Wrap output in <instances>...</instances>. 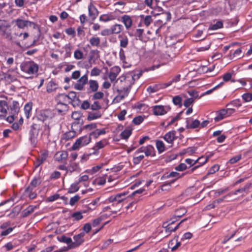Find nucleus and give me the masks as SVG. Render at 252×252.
<instances>
[{"instance_id": "1", "label": "nucleus", "mask_w": 252, "mask_h": 252, "mask_svg": "<svg viewBox=\"0 0 252 252\" xmlns=\"http://www.w3.org/2000/svg\"><path fill=\"white\" fill-rule=\"evenodd\" d=\"M118 80H120L121 85V88L118 91L120 92L121 99H122L128 95L132 86L134 84L133 80L132 75L127 73L120 76L116 82Z\"/></svg>"}, {"instance_id": "2", "label": "nucleus", "mask_w": 252, "mask_h": 252, "mask_svg": "<svg viewBox=\"0 0 252 252\" xmlns=\"http://www.w3.org/2000/svg\"><path fill=\"white\" fill-rule=\"evenodd\" d=\"M22 71L29 75L27 78H31L32 75L36 73L38 70V65L33 61L23 62L20 65Z\"/></svg>"}, {"instance_id": "3", "label": "nucleus", "mask_w": 252, "mask_h": 252, "mask_svg": "<svg viewBox=\"0 0 252 252\" xmlns=\"http://www.w3.org/2000/svg\"><path fill=\"white\" fill-rule=\"evenodd\" d=\"M39 129V126L38 125L33 124L29 132V139L31 142V145L33 147L36 146L37 142V136L38 135Z\"/></svg>"}, {"instance_id": "4", "label": "nucleus", "mask_w": 252, "mask_h": 252, "mask_svg": "<svg viewBox=\"0 0 252 252\" xmlns=\"http://www.w3.org/2000/svg\"><path fill=\"white\" fill-rule=\"evenodd\" d=\"M91 141V137L89 135H85L78 138L71 147L72 150H79L81 147L89 144Z\"/></svg>"}, {"instance_id": "5", "label": "nucleus", "mask_w": 252, "mask_h": 252, "mask_svg": "<svg viewBox=\"0 0 252 252\" xmlns=\"http://www.w3.org/2000/svg\"><path fill=\"white\" fill-rule=\"evenodd\" d=\"M54 116V113L49 109L40 111L37 115L38 120L44 122L49 119H51Z\"/></svg>"}, {"instance_id": "6", "label": "nucleus", "mask_w": 252, "mask_h": 252, "mask_svg": "<svg viewBox=\"0 0 252 252\" xmlns=\"http://www.w3.org/2000/svg\"><path fill=\"white\" fill-rule=\"evenodd\" d=\"M152 108L154 114L156 116L163 115L171 109L170 107L168 105H156Z\"/></svg>"}, {"instance_id": "7", "label": "nucleus", "mask_w": 252, "mask_h": 252, "mask_svg": "<svg viewBox=\"0 0 252 252\" xmlns=\"http://www.w3.org/2000/svg\"><path fill=\"white\" fill-rule=\"evenodd\" d=\"M85 232H82L80 233L75 235L73 236L74 242L71 243V245H69V249H74L81 245L84 242Z\"/></svg>"}, {"instance_id": "8", "label": "nucleus", "mask_w": 252, "mask_h": 252, "mask_svg": "<svg viewBox=\"0 0 252 252\" xmlns=\"http://www.w3.org/2000/svg\"><path fill=\"white\" fill-rule=\"evenodd\" d=\"M89 82L88 77L87 74L79 78L76 83L74 84V88L78 91H82L84 89V86Z\"/></svg>"}, {"instance_id": "9", "label": "nucleus", "mask_w": 252, "mask_h": 252, "mask_svg": "<svg viewBox=\"0 0 252 252\" xmlns=\"http://www.w3.org/2000/svg\"><path fill=\"white\" fill-rule=\"evenodd\" d=\"M108 144V140L106 139H103L96 142L93 148L94 151L92 153H90L87 156H91L92 155H98L99 154V150L104 148L106 145Z\"/></svg>"}, {"instance_id": "10", "label": "nucleus", "mask_w": 252, "mask_h": 252, "mask_svg": "<svg viewBox=\"0 0 252 252\" xmlns=\"http://www.w3.org/2000/svg\"><path fill=\"white\" fill-rule=\"evenodd\" d=\"M99 87L98 83L96 80L91 79L89 80L87 87V93L90 94L97 91Z\"/></svg>"}, {"instance_id": "11", "label": "nucleus", "mask_w": 252, "mask_h": 252, "mask_svg": "<svg viewBox=\"0 0 252 252\" xmlns=\"http://www.w3.org/2000/svg\"><path fill=\"white\" fill-rule=\"evenodd\" d=\"M176 133V131L171 130L166 133L163 137L164 140L170 144L169 147H172L174 141L177 138L175 135Z\"/></svg>"}, {"instance_id": "12", "label": "nucleus", "mask_w": 252, "mask_h": 252, "mask_svg": "<svg viewBox=\"0 0 252 252\" xmlns=\"http://www.w3.org/2000/svg\"><path fill=\"white\" fill-rule=\"evenodd\" d=\"M15 22L16 26L20 29H24L25 27L29 26H33L34 28H35V27L37 26V25L33 22L20 19H17Z\"/></svg>"}, {"instance_id": "13", "label": "nucleus", "mask_w": 252, "mask_h": 252, "mask_svg": "<svg viewBox=\"0 0 252 252\" xmlns=\"http://www.w3.org/2000/svg\"><path fill=\"white\" fill-rule=\"evenodd\" d=\"M29 186L27 187L24 192L23 195L28 197L30 199H33L37 196V193L36 190Z\"/></svg>"}, {"instance_id": "14", "label": "nucleus", "mask_w": 252, "mask_h": 252, "mask_svg": "<svg viewBox=\"0 0 252 252\" xmlns=\"http://www.w3.org/2000/svg\"><path fill=\"white\" fill-rule=\"evenodd\" d=\"M88 11L90 19L92 21L95 20L98 15V11L92 3H90L88 5Z\"/></svg>"}, {"instance_id": "15", "label": "nucleus", "mask_w": 252, "mask_h": 252, "mask_svg": "<svg viewBox=\"0 0 252 252\" xmlns=\"http://www.w3.org/2000/svg\"><path fill=\"white\" fill-rule=\"evenodd\" d=\"M252 184L251 183L246 184L243 188L239 189L234 191H232L227 194V195H231L232 194L237 195L238 193L245 192L246 194L249 192V190L252 187Z\"/></svg>"}, {"instance_id": "16", "label": "nucleus", "mask_w": 252, "mask_h": 252, "mask_svg": "<svg viewBox=\"0 0 252 252\" xmlns=\"http://www.w3.org/2000/svg\"><path fill=\"white\" fill-rule=\"evenodd\" d=\"M99 58V51L97 49L92 50L90 51V55L89 58V63L92 64H94L95 62Z\"/></svg>"}, {"instance_id": "17", "label": "nucleus", "mask_w": 252, "mask_h": 252, "mask_svg": "<svg viewBox=\"0 0 252 252\" xmlns=\"http://www.w3.org/2000/svg\"><path fill=\"white\" fill-rule=\"evenodd\" d=\"M56 110L60 114H64L68 110V105L66 103L63 102H58Z\"/></svg>"}, {"instance_id": "18", "label": "nucleus", "mask_w": 252, "mask_h": 252, "mask_svg": "<svg viewBox=\"0 0 252 252\" xmlns=\"http://www.w3.org/2000/svg\"><path fill=\"white\" fill-rule=\"evenodd\" d=\"M68 157V153L65 151L58 152L55 156L56 160L61 162L63 160L65 159Z\"/></svg>"}, {"instance_id": "19", "label": "nucleus", "mask_w": 252, "mask_h": 252, "mask_svg": "<svg viewBox=\"0 0 252 252\" xmlns=\"http://www.w3.org/2000/svg\"><path fill=\"white\" fill-rule=\"evenodd\" d=\"M68 101L73 102V105H78V102L80 101L78 98L76 97V94L74 92H70L67 94Z\"/></svg>"}, {"instance_id": "20", "label": "nucleus", "mask_w": 252, "mask_h": 252, "mask_svg": "<svg viewBox=\"0 0 252 252\" xmlns=\"http://www.w3.org/2000/svg\"><path fill=\"white\" fill-rule=\"evenodd\" d=\"M144 153L145 156L147 157H154L156 156V151L155 148L152 145H151L145 146Z\"/></svg>"}, {"instance_id": "21", "label": "nucleus", "mask_w": 252, "mask_h": 252, "mask_svg": "<svg viewBox=\"0 0 252 252\" xmlns=\"http://www.w3.org/2000/svg\"><path fill=\"white\" fill-rule=\"evenodd\" d=\"M36 208V206L30 205L22 211V216L23 217H27L29 216L32 212H33L35 209Z\"/></svg>"}, {"instance_id": "22", "label": "nucleus", "mask_w": 252, "mask_h": 252, "mask_svg": "<svg viewBox=\"0 0 252 252\" xmlns=\"http://www.w3.org/2000/svg\"><path fill=\"white\" fill-rule=\"evenodd\" d=\"M216 117L215 118V121L216 122H219L226 117V113L225 109H222L220 111L217 112Z\"/></svg>"}, {"instance_id": "23", "label": "nucleus", "mask_w": 252, "mask_h": 252, "mask_svg": "<svg viewBox=\"0 0 252 252\" xmlns=\"http://www.w3.org/2000/svg\"><path fill=\"white\" fill-rule=\"evenodd\" d=\"M58 87V85L55 83L54 81L51 80L49 81L47 85L46 89L47 92L48 93H51L55 91Z\"/></svg>"}, {"instance_id": "24", "label": "nucleus", "mask_w": 252, "mask_h": 252, "mask_svg": "<svg viewBox=\"0 0 252 252\" xmlns=\"http://www.w3.org/2000/svg\"><path fill=\"white\" fill-rule=\"evenodd\" d=\"M122 22L125 24L126 28L128 29H129L132 25V20L130 16L125 15L123 16L122 18Z\"/></svg>"}, {"instance_id": "25", "label": "nucleus", "mask_w": 252, "mask_h": 252, "mask_svg": "<svg viewBox=\"0 0 252 252\" xmlns=\"http://www.w3.org/2000/svg\"><path fill=\"white\" fill-rule=\"evenodd\" d=\"M211 155L208 156L206 158H204L203 157H200V158H198L197 160H196V162H198V163L200 164V165L195 166L193 167V168H192V169H191V172H193L195 169H197L199 166L202 165L204 163H205L208 160L209 158L210 157H211Z\"/></svg>"}, {"instance_id": "26", "label": "nucleus", "mask_w": 252, "mask_h": 252, "mask_svg": "<svg viewBox=\"0 0 252 252\" xmlns=\"http://www.w3.org/2000/svg\"><path fill=\"white\" fill-rule=\"evenodd\" d=\"M110 28L112 34H118L123 30V26L122 25L116 24L112 26Z\"/></svg>"}, {"instance_id": "27", "label": "nucleus", "mask_w": 252, "mask_h": 252, "mask_svg": "<svg viewBox=\"0 0 252 252\" xmlns=\"http://www.w3.org/2000/svg\"><path fill=\"white\" fill-rule=\"evenodd\" d=\"M9 27V25H6L5 23H4V28L2 30H0V32H2V36L8 40L11 39V33L9 31L7 30L6 28Z\"/></svg>"}, {"instance_id": "28", "label": "nucleus", "mask_w": 252, "mask_h": 252, "mask_svg": "<svg viewBox=\"0 0 252 252\" xmlns=\"http://www.w3.org/2000/svg\"><path fill=\"white\" fill-rule=\"evenodd\" d=\"M101 117V114L99 111L96 112H89L87 117V119L89 121H92L98 119Z\"/></svg>"}, {"instance_id": "29", "label": "nucleus", "mask_w": 252, "mask_h": 252, "mask_svg": "<svg viewBox=\"0 0 252 252\" xmlns=\"http://www.w3.org/2000/svg\"><path fill=\"white\" fill-rule=\"evenodd\" d=\"M126 194H127V193L126 192H123V193H118L116 194V195H120V196H119L117 199V202H116L117 205H118L119 206V210L121 209V208L122 207V206H123L122 201L125 199V196Z\"/></svg>"}, {"instance_id": "30", "label": "nucleus", "mask_w": 252, "mask_h": 252, "mask_svg": "<svg viewBox=\"0 0 252 252\" xmlns=\"http://www.w3.org/2000/svg\"><path fill=\"white\" fill-rule=\"evenodd\" d=\"M41 182L42 181L40 177H34L32 180L29 186L30 187H32V188L34 189L36 187L40 185L41 183Z\"/></svg>"}, {"instance_id": "31", "label": "nucleus", "mask_w": 252, "mask_h": 252, "mask_svg": "<svg viewBox=\"0 0 252 252\" xmlns=\"http://www.w3.org/2000/svg\"><path fill=\"white\" fill-rule=\"evenodd\" d=\"M156 147L159 154L163 153L165 150V145L161 140H157Z\"/></svg>"}, {"instance_id": "32", "label": "nucleus", "mask_w": 252, "mask_h": 252, "mask_svg": "<svg viewBox=\"0 0 252 252\" xmlns=\"http://www.w3.org/2000/svg\"><path fill=\"white\" fill-rule=\"evenodd\" d=\"M8 109L7 102L5 100H0V112L2 113L6 114Z\"/></svg>"}, {"instance_id": "33", "label": "nucleus", "mask_w": 252, "mask_h": 252, "mask_svg": "<svg viewBox=\"0 0 252 252\" xmlns=\"http://www.w3.org/2000/svg\"><path fill=\"white\" fill-rule=\"evenodd\" d=\"M89 42L91 46L94 47H99L100 43V39L98 37H92L89 40Z\"/></svg>"}, {"instance_id": "34", "label": "nucleus", "mask_w": 252, "mask_h": 252, "mask_svg": "<svg viewBox=\"0 0 252 252\" xmlns=\"http://www.w3.org/2000/svg\"><path fill=\"white\" fill-rule=\"evenodd\" d=\"M106 133V131L104 129H96L95 130L91 132L89 136H93L94 138H97L99 135L104 134Z\"/></svg>"}, {"instance_id": "35", "label": "nucleus", "mask_w": 252, "mask_h": 252, "mask_svg": "<svg viewBox=\"0 0 252 252\" xmlns=\"http://www.w3.org/2000/svg\"><path fill=\"white\" fill-rule=\"evenodd\" d=\"M32 109V103H27L24 107L25 114L27 119L30 117V113Z\"/></svg>"}, {"instance_id": "36", "label": "nucleus", "mask_w": 252, "mask_h": 252, "mask_svg": "<svg viewBox=\"0 0 252 252\" xmlns=\"http://www.w3.org/2000/svg\"><path fill=\"white\" fill-rule=\"evenodd\" d=\"M76 132L74 131H69L65 133L63 137V139L65 140H68L74 137Z\"/></svg>"}, {"instance_id": "37", "label": "nucleus", "mask_w": 252, "mask_h": 252, "mask_svg": "<svg viewBox=\"0 0 252 252\" xmlns=\"http://www.w3.org/2000/svg\"><path fill=\"white\" fill-rule=\"evenodd\" d=\"M187 211L185 210V208H180L178 210H177L175 213V216L174 217H173L172 218H174V220H177L176 219V218H181L182 216H183L184 215H185Z\"/></svg>"}, {"instance_id": "38", "label": "nucleus", "mask_w": 252, "mask_h": 252, "mask_svg": "<svg viewBox=\"0 0 252 252\" xmlns=\"http://www.w3.org/2000/svg\"><path fill=\"white\" fill-rule=\"evenodd\" d=\"M223 23L221 21H218L215 24L211 25L209 28V30H217L222 28Z\"/></svg>"}, {"instance_id": "39", "label": "nucleus", "mask_w": 252, "mask_h": 252, "mask_svg": "<svg viewBox=\"0 0 252 252\" xmlns=\"http://www.w3.org/2000/svg\"><path fill=\"white\" fill-rule=\"evenodd\" d=\"M186 220H187V218L183 220L182 221H181L178 225H177L174 228H173L172 227L168 226V228L165 229V232L166 233L170 234L172 232L175 231L179 227V225L183 222L185 221Z\"/></svg>"}, {"instance_id": "40", "label": "nucleus", "mask_w": 252, "mask_h": 252, "mask_svg": "<svg viewBox=\"0 0 252 252\" xmlns=\"http://www.w3.org/2000/svg\"><path fill=\"white\" fill-rule=\"evenodd\" d=\"M131 134V129L129 128H126L125 129L123 132H122L121 133V136L122 138L126 139L130 136Z\"/></svg>"}, {"instance_id": "41", "label": "nucleus", "mask_w": 252, "mask_h": 252, "mask_svg": "<svg viewBox=\"0 0 252 252\" xmlns=\"http://www.w3.org/2000/svg\"><path fill=\"white\" fill-rule=\"evenodd\" d=\"M182 98L180 95L174 96L172 99V102L175 105H178L179 107L182 106Z\"/></svg>"}, {"instance_id": "42", "label": "nucleus", "mask_w": 252, "mask_h": 252, "mask_svg": "<svg viewBox=\"0 0 252 252\" xmlns=\"http://www.w3.org/2000/svg\"><path fill=\"white\" fill-rule=\"evenodd\" d=\"M78 183H76L72 184L68 190V192L69 193H73L77 191L79 189V187L78 186Z\"/></svg>"}, {"instance_id": "43", "label": "nucleus", "mask_w": 252, "mask_h": 252, "mask_svg": "<svg viewBox=\"0 0 252 252\" xmlns=\"http://www.w3.org/2000/svg\"><path fill=\"white\" fill-rule=\"evenodd\" d=\"M180 177L179 176V174L178 172H172L168 175L166 176H163L161 179L162 180L163 179H167L169 178H176V179H178Z\"/></svg>"}, {"instance_id": "44", "label": "nucleus", "mask_w": 252, "mask_h": 252, "mask_svg": "<svg viewBox=\"0 0 252 252\" xmlns=\"http://www.w3.org/2000/svg\"><path fill=\"white\" fill-rule=\"evenodd\" d=\"M112 19H113V16L107 14H103L99 17V20L105 22L111 21Z\"/></svg>"}, {"instance_id": "45", "label": "nucleus", "mask_w": 252, "mask_h": 252, "mask_svg": "<svg viewBox=\"0 0 252 252\" xmlns=\"http://www.w3.org/2000/svg\"><path fill=\"white\" fill-rule=\"evenodd\" d=\"M83 53L81 50L79 49L75 50L74 52V57L75 59L81 60L83 59Z\"/></svg>"}, {"instance_id": "46", "label": "nucleus", "mask_w": 252, "mask_h": 252, "mask_svg": "<svg viewBox=\"0 0 252 252\" xmlns=\"http://www.w3.org/2000/svg\"><path fill=\"white\" fill-rule=\"evenodd\" d=\"M104 96V94L101 92H96L92 96L93 100L100 99Z\"/></svg>"}, {"instance_id": "47", "label": "nucleus", "mask_w": 252, "mask_h": 252, "mask_svg": "<svg viewBox=\"0 0 252 252\" xmlns=\"http://www.w3.org/2000/svg\"><path fill=\"white\" fill-rule=\"evenodd\" d=\"M152 16L150 15L146 16L142 20V22L146 27H148L152 22Z\"/></svg>"}, {"instance_id": "48", "label": "nucleus", "mask_w": 252, "mask_h": 252, "mask_svg": "<svg viewBox=\"0 0 252 252\" xmlns=\"http://www.w3.org/2000/svg\"><path fill=\"white\" fill-rule=\"evenodd\" d=\"M58 100V102H63L65 103L67 102H69V101H68V98L67 97V94H62L59 95Z\"/></svg>"}, {"instance_id": "49", "label": "nucleus", "mask_w": 252, "mask_h": 252, "mask_svg": "<svg viewBox=\"0 0 252 252\" xmlns=\"http://www.w3.org/2000/svg\"><path fill=\"white\" fill-rule=\"evenodd\" d=\"M91 109L93 111H97L101 108V106L97 101H95L91 106Z\"/></svg>"}, {"instance_id": "50", "label": "nucleus", "mask_w": 252, "mask_h": 252, "mask_svg": "<svg viewBox=\"0 0 252 252\" xmlns=\"http://www.w3.org/2000/svg\"><path fill=\"white\" fill-rule=\"evenodd\" d=\"M128 40L126 36L122 37L120 40V46L122 48H126L128 45Z\"/></svg>"}, {"instance_id": "51", "label": "nucleus", "mask_w": 252, "mask_h": 252, "mask_svg": "<svg viewBox=\"0 0 252 252\" xmlns=\"http://www.w3.org/2000/svg\"><path fill=\"white\" fill-rule=\"evenodd\" d=\"M242 53L241 48H238L233 53H231L230 55V58L232 59L233 58H239L240 57Z\"/></svg>"}, {"instance_id": "52", "label": "nucleus", "mask_w": 252, "mask_h": 252, "mask_svg": "<svg viewBox=\"0 0 252 252\" xmlns=\"http://www.w3.org/2000/svg\"><path fill=\"white\" fill-rule=\"evenodd\" d=\"M220 166L218 164H215L212 166L208 170L207 175L212 174L219 171Z\"/></svg>"}, {"instance_id": "53", "label": "nucleus", "mask_w": 252, "mask_h": 252, "mask_svg": "<svg viewBox=\"0 0 252 252\" xmlns=\"http://www.w3.org/2000/svg\"><path fill=\"white\" fill-rule=\"evenodd\" d=\"M71 217L74 218V220H79L83 218V216L80 212H76L71 215Z\"/></svg>"}, {"instance_id": "54", "label": "nucleus", "mask_w": 252, "mask_h": 252, "mask_svg": "<svg viewBox=\"0 0 252 252\" xmlns=\"http://www.w3.org/2000/svg\"><path fill=\"white\" fill-rule=\"evenodd\" d=\"M19 109V107L18 102L16 101H13L12 105L11 106V110L13 111L14 113H17Z\"/></svg>"}, {"instance_id": "55", "label": "nucleus", "mask_w": 252, "mask_h": 252, "mask_svg": "<svg viewBox=\"0 0 252 252\" xmlns=\"http://www.w3.org/2000/svg\"><path fill=\"white\" fill-rule=\"evenodd\" d=\"M60 241L63 243H65L69 245H71L72 243V239L70 237H67L65 236H63L61 238Z\"/></svg>"}, {"instance_id": "56", "label": "nucleus", "mask_w": 252, "mask_h": 252, "mask_svg": "<svg viewBox=\"0 0 252 252\" xmlns=\"http://www.w3.org/2000/svg\"><path fill=\"white\" fill-rule=\"evenodd\" d=\"M161 89L160 88V85H157L155 86L152 87L149 86L148 87L147 91L150 93H155L157 92L158 89Z\"/></svg>"}, {"instance_id": "57", "label": "nucleus", "mask_w": 252, "mask_h": 252, "mask_svg": "<svg viewBox=\"0 0 252 252\" xmlns=\"http://www.w3.org/2000/svg\"><path fill=\"white\" fill-rule=\"evenodd\" d=\"M48 155V152L45 151L39 156L38 159H39V160H40V161L43 163L46 160Z\"/></svg>"}, {"instance_id": "58", "label": "nucleus", "mask_w": 252, "mask_h": 252, "mask_svg": "<svg viewBox=\"0 0 252 252\" xmlns=\"http://www.w3.org/2000/svg\"><path fill=\"white\" fill-rule=\"evenodd\" d=\"M80 197L79 195H75L74 196L71 197L69 201V204L71 206H73L80 199Z\"/></svg>"}, {"instance_id": "59", "label": "nucleus", "mask_w": 252, "mask_h": 252, "mask_svg": "<svg viewBox=\"0 0 252 252\" xmlns=\"http://www.w3.org/2000/svg\"><path fill=\"white\" fill-rule=\"evenodd\" d=\"M136 201H133L130 202L126 207V208L127 210L130 209V212H132L136 208Z\"/></svg>"}, {"instance_id": "60", "label": "nucleus", "mask_w": 252, "mask_h": 252, "mask_svg": "<svg viewBox=\"0 0 252 252\" xmlns=\"http://www.w3.org/2000/svg\"><path fill=\"white\" fill-rule=\"evenodd\" d=\"M144 120L143 118L141 116H138L137 117H136L133 119V123L136 125H138L140 124Z\"/></svg>"}, {"instance_id": "61", "label": "nucleus", "mask_w": 252, "mask_h": 252, "mask_svg": "<svg viewBox=\"0 0 252 252\" xmlns=\"http://www.w3.org/2000/svg\"><path fill=\"white\" fill-rule=\"evenodd\" d=\"M175 221L176 220H174V218H171L170 220L164 222L162 224V227L166 229L168 226L174 223Z\"/></svg>"}, {"instance_id": "62", "label": "nucleus", "mask_w": 252, "mask_h": 252, "mask_svg": "<svg viewBox=\"0 0 252 252\" xmlns=\"http://www.w3.org/2000/svg\"><path fill=\"white\" fill-rule=\"evenodd\" d=\"M200 125V121L198 120H195L191 123L189 127L190 128H196L198 127Z\"/></svg>"}, {"instance_id": "63", "label": "nucleus", "mask_w": 252, "mask_h": 252, "mask_svg": "<svg viewBox=\"0 0 252 252\" xmlns=\"http://www.w3.org/2000/svg\"><path fill=\"white\" fill-rule=\"evenodd\" d=\"M242 97L246 102H249L252 100V94L250 93L244 94Z\"/></svg>"}, {"instance_id": "64", "label": "nucleus", "mask_w": 252, "mask_h": 252, "mask_svg": "<svg viewBox=\"0 0 252 252\" xmlns=\"http://www.w3.org/2000/svg\"><path fill=\"white\" fill-rule=\"evenodd\" d=\"M60 198V195L59 194H55L47 198L46 201L47 202H53Z\"/></svg>"}]
</instances>
